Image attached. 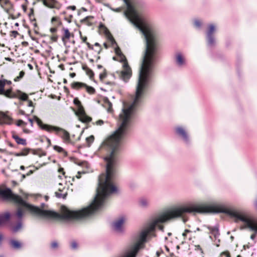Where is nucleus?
I'll return each mask as SVG.
<instances>
[{
	"mask_svg": "<svg viewBox=\"0 0 257 257\" xmlns=\"http://www.w3.org/2000/svg\"><path fill=\"white\" fill-rule=\"evenodd\" d=\"M198 212H225L229 215V209L221 205L206 206L202 204H189L174 207L155 219L140 234L139 240L129 246L120 257H136L140 249L143 247L146 237L153 235L155 228L163 230V226L160 223L169 219L182 216L186 213Z\"/></svg>",
	"mask_w": 257,
	"mask_h": 257,
	"instance_id": "f257e3e1",
	"label": "nucleus"
},
{
	"mask_svg": "<svg viewBox=\"0 0 257 257\" xmlns=\"http://www.w3.org/2000/svg\"><path fill=\"white\" fill-rule=\"evenodd\" d=\"M127 6L124 12L126 17L144 34L146 43H156L154 32L136 12L134 4L130 0H123Z\"/></svg>",
	"mask_w": 257,
	"mask_h": 257,
	"instance_id": "f03ea898",
	"label": "nucleus"
},
{
	"mask_svg": "<svg viewBox=\"0 0 257 257\" xmlns=\"http://www.w3.org/2000/svg\"><path fill=\"white\" fill-rule=\"evenodd\" d=\"M35 119L37 121V123L41 129L49 133H55L61 138L65 143L70 142V134L66 130L58 126L44 124L38 117H35Z\"/></svg>",
	"mask_w": 257,
	"mask_h": 257,
	"instance_id": "7ed1b4c3",
	"label": "nucleus"
},
{
	"mask_svg": "<svg viewBox=\"0 0 257 257\" xmlns=\"http://www.w3.org/2000/svg\"><path fill=\"white\" fill-rule=\"evenodd\" d=\"M117 57V60L123 63V70L121 73V77L124 80H127L132 75L131 69L128 65L125 56L123 54Z\"/></svg>",
	"mask_w": 257,
	"mask_h": 257,
	"instance_id": "20e7f679",
	"label": "nucleus"
},
{
	"mask_svg": "<svg viewBox=\"0 0 257 257\" xmlns=\"http://www.w3.org/2000/svg\"><path fill=\"white\" fill-rule=\"evenodd\" d=\"M74 103L77 106V111L76 114L79 117V119L82 122H86L91 120V118L87 116L85 113L84 110L81 104L80 101L78 98L74 99Z\"/></svg>",
	"mask_w": 257,
	"mask_h": 257,
	"instance_id": "39448f33",
	"label": "nucleus"
},
{
	"mask_svg": "<svg viewBox=\"0 0 257 257\" xmlns=\"http://www.w3.org/2000/svg\"><path fill=\"white\" fill-rule=\"evenodd\" d=\"M58 177L61 179V181L58 182L57 186L58 192H56L55 194L58 198H65L67 195V188L65 186V181L61 179L62 176L59 175Z\"/></svg>",
	"mask_w": 257,
	"mask_h": 257,
	"instance_id": "423d86ee",
	"label": "nucleus"
},
{
	"mask_svg": "<svg viewBox=\"0 0 257 257\" xmlns=\"http://www.w3.org/2000/svg\"><path fill=\"white\" fill-rule=\"evenodd\" d=\"M74 37V34L70 32L69 29L63 27L61 29V39L65 46L70 41L71 38Z\"/></svg>",
	"mask_w": 257,
	"mask_h": 257,
	"instance_id": "0eeeda50",
	"label": "nucleus"
},
{
	"mask_svg": "<svg viewBox=\"0 0 257 257\" xmlns=\"http://www.w3.org/2000/svg\"><path fill=\"white\" fill-rule=\"evenodd\" d=\"M71 87L72 88L76 89L80 88L85 89L86 91L90 94H94L95 92V89L93 87L88 86L86 84L81 82H73L71 84Z\"/></svg>",
	"mask_w": 257,
	"mask_h": 257,
	"instance_id": "6e6552de",
	"label": "nucleus"
},
{
	"mask_svg": "<svg viewBox=\"0 0 257 257\" xmlns=\"http://www.w3.org/2000/svg\"><path fill=\"white\" fill-rule=\"evenodd\" d=\"M40 2L46 7L50 9H60L61 5L56 0H40Z\"/></svg>",
	"mask_w": 257,
	"mask_h": 257,
	"instance_id": "1a4fd4ad",
	"label": "nucleus"
},
{
	"mask_svg": "<svg viewBox=\"0 0 257 257\" xmlns=\"http://www.w3.org/2000/svg\"><path fill=\"white\" fill-rule=\"evenodd\" d=\"M13 123V119L8 114V112L0 113V124L11 125Z\"/></svg>",
	"mask_w": 257,
	"mask_h": 257,
	"instance_id": "9d476101",
	"label": "nucleus"
},
{
	"mask_svg": "<svg viewBox=\"0 0 257 257\" xmlns=\"http://www.w3.org/2000/svg\"><path fill=\"white\" fill-rule=\"evenodd\" d=\"M125 221V218L124 217H120L117 220L115 221L113 224V227L114 229L118 232L121 231L122 225Z\"/></svg>",
	"mask_w": 257,
	"mask_h": 257,
	"instance_id": "9b49d317",
	"label": "nucleus"
},
{
	"mask_svg": "<svg viewBox=\"0 0 257 257\" xmlns=\"http://www.w3.org/2000/svg\"><path fill=\"white\" fill-rule=\"evenodd\" d=\"M0 6L7 12L13 8V4L10 0H0Z\"/></svg>",
	"mask_w": 257,
	"mask_h": 257,
	"instance_id": "f8f14e48",
	"label": "nucleus"
},
{
	"mask_svg": "<svg viewBox=\"0 0 257 257\" xmlns=\"http://www.w3.org/2000/svg\"><path fill=\"white\" fill-rule=\"evenodd\" d=\"M15 123L17 126L22 127L23 132L25 134H28L32 132L30 129L26 127L27 123L24 121L23 120L19 119L16 121Z\"/></svg>",
	"mask_w": 257,
	"mask_h": 257,
	"instance_id": "ddd939ff",
	"label": "nucleus"
},
{
	"mask_svg": "<svg viewBox=\"0 0 257 257\" xmlns=\"http://www.w3.org/2000/svg\"><path fill=\"white\" fill-rule=\"evenodd\" d=\"M215 31V27L213 25L209 26V31L207 33L208 43L209 45H212L214 43V39L212 37V33Z\"/></svg>",
	"mask_w": 257,
	"mask_h": 257,
	"instance_id": "4468645a",
	"label": "nucleus"
},
{
	"mask_svg": "<svg viewBox=\"0 0 257 257\" xmlns=\"http://www.w3.org/2000/svg\"><path fill=\"white\" fill-rule=\"evenodd\" d=\"M12 138L15 140L16 142L18 145H21L23 146L27 145V141L25 139L19 137L17 134L13 133L12 134Z\"/></svg>",
	"mask_w": 257,
	"mask_h": 257,
	"instance_id": "2eb2a0df",
	"label": "nucleus"
},
{
	"mask_svg": "<svg viewBox=\"0 0 257 257\" xmlns=\"http://www.w3.org/2000/svg\"><path fill=\"white\" fill-rule=\"evenodd\" d=\"M2 95H4L5 96L10 98H14L17 97L16 91H13L12 88H10L6 90H4V93Z\"/></svg>",
	"mask_w": 257,
	"mask_h": 257,
	"instance_id": "dca6fc26",
	"label": "nucleus"
},
{
	"mask_svg": "<svg viewBox=\"0 0 257 257\" xmlns=\"http://www.w3.org/2000/svg\"><path fill=\"white\" fill-rule=\"evenodd\" d=\"M51 24L52 26L59 27L62 25V22L59 17H53L51 19Z\"/></svg>",
	"mask_w": 257,
	"mask_h": 257,
	"instance_id": "f3484780",
	"label": "nucleus"
},
{
	"mask_svg": "<svg viewBox=\"0 0 257 257\" xmlns=\"http://www.w3.org/2000/svg\"><path fill=\"white\" fill-rule=\"evenodd\" d=\"M10 217V214L9 212H5L0 214V225H2L7 222Z\"/></svg>",
	"mask_w": 257,
	"mask_h": 257,
	"instance_id": "a211bd4d",
	"label": "nucleus"
},
{
	"mask_svg": "<svg viewBox=\"0 0 257 257\" xmlns=\"http://www.w3.org/2000/svg\"><path fill=\"white\" fill-rule=\"evenodd\" d=\"M176 132L179 135L182 136L185 141H187L188 140L187 135L183 128L181 127H177L176 128Z\"/></svg>",
	"mask_w": 257,
	"mask_h": 257,
	"instance_id": "6ab92c4d",
	"label": "nucleus"
},
{
	"mask_svg": "<svg viewBox=\"0 0 257 257\" xmlns=\"http://www.w3.org/2000/svg\"><path fill=\"white\" fill-rule=\"evenodd\" d=\"M182 235L184 237V239L191 240L194 237L193 232L188 229H185L184 232L182 233Z\"/></svg>",
	"mask_w": 257,
	"mask_h": 257,
	"instance_id": "aec40b11",
	"label": "nucleus"
},
{
	"mask_svg": "<svg viewBox=\"0 0 257 257\" xmlns=\"http://www.w3.org/2000/svg\"><path fill=\"white\" fill-rule=\"evenodd\" d=\"M176 62L179 66H182L185 64L184 58L180 53H178L176 55Z\"/></svg>",
	"mask_w": 257,
	"mask_h": 257,
	"instance_id": "412c9836",
	"label": "nucleus"
},
{
	"mask_svg": "<svg viewBox=\"0 0 257 257\" xmlns=\"http://www.w3.org/2000/svg\"><path fill=\"white\" fill-rule=\"evenodd\" d=\"M16 98H19V99L23 100H26L28 97V96L27 94L21 92L20 90H17L16 91Z\"/></svg>",
	"mask_w": 257,
	"mask_h": 257,
	"instance_id": "4be33fe9",
	"label": "nucleus"
},
{
	"mask_svg": "<svg viewBox=\"0 0 257 257\" xmlns=\"http://www.w3.org/2000/svg\"><path fill=\"white\" fill-rule=\"evenodd\" d=\"M93 19L92 16H88L82 20V22L87 26H91L92 25V22L91 20Z\"/></svg>",
	"mask_w": 257,
	"mask_h": 257,
	"instance_id": "5701e85b",
	"label": "nucleus"
},
{
	"mask_svg": "<svg viewBox=\"0 0 257 257\" xmlns=\"http://www.w3.org/2000/svg\"><path fill=\"white\" fill-rule=\"evenodd\" d=\"M104 106L106 108L108 112H112V104L110 101L108 100L105 101Z\"/></svg>",
	"mask_w": 257,
	"mask_h": 257,
	"instance_id": "b1692460",
	"label": "nucleus"
},
{
	"mask_svg": "<svg viewBox=\"0 0 257 257\" xmlns=\"http://www.w3.org/2000/svg\"><path fill=\"white\" fill-rule=\"evenodd\" d=\"M53 149L56 152L62 154L63 155H66V152L65 150L62 147L55 145L53 146Z\"/></svg>",
	"mask_w": 257,
	"mask_h": 257,
	"instance_id": "393cba45",
	"label": "nucleus"
},
{
	"mask_svg": "<svg viewBox=\"0 0 257 257\" xmlns=\"http://www.w3.org/2000/svg\"><path fill=\"white\" fill-rule=\"evenodd\" d=\"M10 242L11 245L14 248L18 249L21 247V243L17 240H12Z\"/></svg>",
	"mask_w": 257,
	"mask_h": 257,
	"instance_id": "a878e982",
	"label": "nucleus"
},
{
	"mask_svg": "<svg viewBox=\"0 0 257 257\" xmlns=\"http://www.w3.org/2000/svg\"><path fill=\"white\" fill-rule=\"evenodd\" d=\"M140 205L142 207H147L149 204V201L146 199H142L139 202Z\"/></svg>",
	"mask_w": 257,
	"mask_h": 257,
	"instance_id": "bb28decb",
	"label": "nucleus"
},
{
	"mask_svg": "<svg viewBox=\"0 0 257 257\" xmlns=\"http://www.w3.org/2000/svg\"><path fill=\"white\" fill-rule=\"evenodd\" d=\"M25 75V72L23 71H21L20 73H19V75L17 77H16L15 79H14V81H19L23 77V76H24Z\"/></svg>",
	"mask_w": 257,
	"mask_h": 257,
	"instance_id": "cd10ccee",
	"label": "nucleus"
},
{
	"mask_svg": "<svg viewBox=\"0 0 257 257\" xmlns=\"http://www.w3.org/2000/svg\"><path fill=\"white\" fill-rule=\"evenodd\" d=\"M5 86L4 82L2 79H0V95L4 93Z\"/></svg>",
	"mask_w": 257,
	"mask_h": 257,
	"instance_id": "c85d7f7f",
	"label": "nucleus"
},
{
	"mask_svg": "<svg viewBox=\"0 0 257 257\" xmlns=\"http://www.w3.org/2000/svg\"><path fill=\"white\" fill-rule=\"evenodd\" d=\"M94 139V138L93 136H90L86 139V142L87 143L88 146H90V144L93 142Z\"/></svg>",
	"mask_w": 257,
	"mask_h": 257,
	"instance_id": "c756f323",
	"label": "nucleus"
},
{
	"mask_svg": "<svg viewBox=\"0 0 257 257\" xmlns=\"http://www.w3.org/2000/svg\"><path fill=\"white\" fill-rule=\"evenodd\" d=\"M220 257H231V255L228 251H225L220 253Z\"/></svg>",
	"mask_w": 257,
	"mask_h": 257,
	"instance_id": "7c9ffc66",
	"label": "nucleus"
},
{
	"mask_svg": "<svg viewBox=\"0 0 257 257\" xmlns=\"http://www.w3.org/2000/svg\"><path fill=\"white\" fill-rule=\"evenodd\" d=\"M22 227V224L21 223H18V224L13 227L12 230L13 232H17Z\"/></svg>",
	"mask_w": 257,
	"mask_h": 257,
	"instance_id": "2f4dec72",
	"label": "nucleus"
},
{
	"mask_svg": "<svg viewBox=\"0 0 257 257\" xmlns=\"http://www.w3.org/2000/svg\"><path fill=\"white\" fill-rule=\"evenodd\" d=\"M29 152H30L29 149L25 148L21 151V154H22V155L23 156H27V155L29 154Z\"/></svg>",
	"mask_w": 257,
	"mask_h": 257,
	"instance_id": "473e14b6",
	"label": "nucleus"
},
{
	"mask_svg": "<svg viewBox=\"0 0 257 257\" xmlns=\"http://www.w3.org/2000/svg\"><path fill=\"white\" fill-rule=\"evenodd\" d=\"M210 231V232L214 234L215 236L218 233V230L216 228H208Z\"/></svg>",
	"mask_w": 257,
	"mask_h": 257,
	"instance_id": "72a5a7b5",
	"label": "nucleus"
},
{
	"mask_svg": "<svg viewBox=\"0 0 257 257\" xmlns=\"http://www.w3.org/2000/svg\"><path fill=\"white\" fill-rule=\"evenodd\" d=\"M86 73L90 78L93 76V72L91 69H88L86 70Z\"/></svg>",
	"mask_w": 257,
	"mask_h": 257,
	"instance_id": "f704fd0d",
	"label": "nucleus"
},
{
	"mask_svg": "<svg viewBox=\"0 0 257 257\" xmlns=\"http://www.w3.org/2000/svg\"><path fill=\"white\" fill-rule=\"evenodd\" d=\"M115 52L117 55V56L118 57V56L122 54V53H121V50L120 49H119V48L117 47L116 48H115Z\"/></svg>",
	"mask_w": 257,
	"mask_h": 257,
	"instance_id": "c9c22d12",
	"label": "nucleus"
},
{
	"mask_svg": "<svg viewBox=\"0 0 257 257\" xmlns=\"http://www.w3.org/2000/svg\"><path fill=\"white\" fill-rule=\"evenodd\" d=\"M35 117H36V116H34L33 119H31V118H29L28 119V120H29V121L30 123V126H31V127H32L33 126V121H35L37 122V121H36V120L35 119ZM37 117H38L37 116Z\"/></svg>",
	"mask_w": 257,
	"mask_h": 257,
	"instance_id": "e433bc0d",
	"label": "nucleus"
},
{
	"mask_svg": "<svg viewBox=\"0 0 257 257\" xmlns=\"http://www.w3.org/2000/svg\"><path fill=\"white\" fill-rule=\"evenodd\" d=\"M57 27L52 26V28H50V31L51 33H55L57 31Z\"/></svg>",
	"mask_w": 257,
	"mask_h": 257,
	"instance_id": "4c0bfd02",
	"label": "nucleus"
},
{
	"mask_svg": "<svg viewBox=\"0 0 257 257\" xmlns=\"http://www.w3.org/2000/svg\"><path fill=\"white\" fill-rule=\"evenodd\" d=\"M106 74L105 72H104L100 74L99 77L101 80H103V79H104L106 77Z\"/></svg>",
	"mask_w": 257,
	"mask_h": 257,
	"instance_id": "58836bf2",
	"label": "nucleus"
},
{
	"mask_svg": "<svg viewBox=\"0 0 257 257\" xmlns=\"http://www.w3.org/2000/svg\"><path fill=\"white\" fill-rule=\"evenodd\" d=\"M58 243H57V242H56V241H54V242H53L51 243V247H52V248H55L57 247H58Z\"/></svg>",
	"mask_w": 257,
	"mask_h": 257,
	"instance_id": "ea45409f",
	"label": "nucleus"
},
{
	"mask_svg": "<svg viewBox=\"0 0 257 257\" xmlns=\"http://www.w3.org/2000/svg\"><path fill=\"white\" fill-rule=\"evenodd\" d=\"M2 80L3 82H4L5 85H6V84L10 85L12 83L11 81L10 80H7L6 79H2Z\"/></svg>",
	"mask_w": 257,
	"mask_h": 257,
	"instance_id": "a19ab883",
	"label": "nucleus"
},
{
	"mask_svg": "<svg viewBox=\"0 0 257 257\" xmlns=\"http://www.w3.org/2000/svg\"><path fill=\"white\" fill-rule=\"evenodd\" d=\"M77 247V244L76 242L75 241H73L71 243V247L73 248V249H75Z\"/></svg>",
	"mask_w": 257,
	"mask_h": 257,
	"instance_id": "79ce46f5",
	"label": "nucleus"
},
{
	"mask_svg": "<svg viewBox=\"0 0 257 257\" xmlns=\"http://www.w3.org/2000/svg\"><path fill=\"white\" fill-rule=\"evenodd\" d=\"M37 170V168H35L33 170H30L27 174H26V175L27 176H30L31 175V174H32L34 172Z\"/></svg>",
	"mask_w": 257,
	"mask_h": 257,
	"instance_id": "37998d69",
	"label": "nucleus"
},
{
	"mask_svg": "<svg viewBox=\"0 0 257 257\" xmlns=\"http://www.w3.org/2000/svg\"><path fill=\"white\" fill-rule=\"evenodd\" d=\"M51 40H52L54 42H56L58 40V36L56 35L52 36L51 37Z\"/></svg>",
	"mask_w": 257,
	"mask_h": 257,
	"instance_id": "c03bdc74",
	"label": "nucleus"
},
{
	"mask_svg": "<svg viewBox=\"0 0 257 257\" xmlns=\"http://www.w3.org/2000/svg\"><path fill=\"white\" fill-rule=\"evenodd\" d=\"M76 9V7L75 6H70L67 8V10H71L72 11H75Z\"/></svg>",
	"mask_w": 257,
	"mask_h": 257,
	"instance_id": "a18cd8bd",
	"label": "nucleus"
},
{
	"mask_svg": "<svg viewBox=\"0 0 257 257\" xmlns=\"http://www.w3.org/2000/svg\"><path fill=\"white\" fill-rule=\"evenodd\" d=\"M95 124L98 125H101L103 124V121L102 120H98L95 122Z\"/></svg>",
	"mask_w": 257,
	"mask_h": 257,
	"instance_id": "49530a36",
	"label": "nucleus"
},
{
	"mask_svg": "<svg viewBox=\"0 0 257 257\" xmlns=\"http://www.w3.org/2000/svg\"><path fill=\"white\" fill-rule=\"evenodd\" d=\"M111 10L115 12H119L121 11V8H116V9L112 8Z\"/></svg>",
	"mask_w": 257,
	"mask_h": 257,
	"instance_id": "de8ad7c7",
	"label": "nucleus"
},
{
	"mask_svg": "<svg viewBox=\"0 0 257 257\" xmlns=\"http://www.w3.org/2000/svg\"><path fill=\"white\" fill-rule=\"evenodd\" d=\"M195 25L196 27H200L201 25V23L199 21H195Z\"/></svg>",
	"mask_w": 257,
	"mask_h": 257,
	"instance_id": "09e8293b",
	"label": "nucleus"
},
{
	"mask_svg": "<svg viewBox=\"0 0 257 257\" xmlns=\"http://www.w3.org/2000/svg\"><path fill=\"white\" fill-rule=\"evenodd\" d=\"M21 7L23 11L25 12L27 11V6L25 5H22L21 6Z\"/></svg>",
	"mask_w": 257,
	"mask_h": 257,
	"instance_id": "8fccbe9b",
	"label": "nucleus"
},
{
	"mask_svg": "<svg viewBox=\"0 0 257 257\" xmlns=\"http://www.w3.org/2000/svg\"><path fill=\"white\" fill-rule=\"evenodd\" d=\"M58 172H60V173H62V175L64 176V172L63 171V169L62 168H60L58 170Z\"/></svg>",
	"mask_w": 257,
	"mask_h": 257,
	"instance_id": "3c124183",
	"label": "nucleus"
},
{
	"mask_svg": "<svg viewBox=\"0 0 257 257\" xmlns=\"http://www.w3.org/2000/svg\"><path fill=\"white\" fill-rule=\"evenodd\" d=\"M19 114H21V115H25L26 114L25 111L23 110H19Z\"/></svg>",
	"mask_w": 257,
	"mask_h": 257,
	"instance_id": "603ef678",
	"label": "nucleus"
},
{
	"mask_svg": "<svg viewBox=\"0 0 257 257\" xmlns=\"http://www.w3.org/2000/svg\"><path fill=\"white\" fill-rule=\"evenodd\" d=\"M81 39H82V41L83 42H85V43L87 42H86V40H87V37H81Z\"/></svg>",
	"mask_w": 257,
	"mask_h": 257,
	"instance_id": "864d4df0",
	"label": "nucleus"
},
{
	"mask_svg": "<svg viewBox=\"0 0 257 257\" xmlns=\"http://www.w3.org/2000/svg\"><path fill=\"white\" fill-rule=\"evenodd\" d=\"M256 237V234L255 233H253L250 236V238L252 239H254L255 238V237Z\"/></svg>",
	"mask_w": 257,
	"mask_h": 257,
	"instance_id": "5fc2aeb1",
	"label": "nucleus"
},
{
	"mask_svg": "<svg viewBox=\"0 0 257 257\" xmlns=\"http://www.w3.org/2000/svg\"><path fill=\"white\" fill-rule=\"evenodd\" d=\"M12 33L13 34L15 37H16V36L18 35V33L17 31H12Z\"/></svg>",
	"mask_w": 257,
	"mask_h": 257,
	"instance_id": "6e6d98bb",
	"label": "nucleus"
},
{
	"mask_svg": "<svg viewBox=\"0 0 257 257\" xmlns=\"http://www.w3.org/2000/svg\"><path fill=\"white\" fill-rule=\"evenodd\" d=\"M28 106H33V102L31 100L28 101Z\"/></svg>",
	"mask_w": 257,
	"mask_h": 257,
	"instance_id": "4d7b16f0",
	"label": "nucleus"
},
{
	"mask_svg": "<svg viewBox=\"0 0 257 257\" xmlns=\"http://www.w3.org/2000/svg\"><path fill=\"white\" fill-rule=\"evenodd\" d=\"M80 174H81V172H78L77 174L76 175V177L78 179H79L81 177H80Z\"/></svg>",
	"mask_w": 257,
	"mask_h": 257,
	"instance_id": "13d9d810",
	"label": "nucleus"
},
{
	"mask_svg": "<svg viewBox=\"0 0 257 257\" xmlns=\"http://www.w3.org/2000/svg\"><path fill=\"white\" fill-rule=\"evenodd\" d=\"M69 75L71 78H73L75 76L76 74L75 73H71Z\"/></svg>",
	"mask_w": 257,
	"mask_h": 257,
	"instance_id": "bf43d9fd",
	"label": "nucleus"
},
{
	"mask_svg": "<svg viewBox=\"0 0 257 257\" xmlns=\"http://www.w3.org/2000/svg\"><path fill=\"white\" fill-rule=\"evenodd\" d=\"M15 156H17V157H19V156H22L23 155H22V154H21V152L20 153H16L15 154Z\"/></svg>",
	"mask_w": 257,
	"mask_h": 257,
	"instance_id": "052dcab7",
	"label": "nucleus"
},
{
	"mask_svg": "<svg viewBox=\"0 0 257 257\" xmlns=\"http://www.w3.org/2000/svg\"><path fill=\"white\" fill-rule=\"evenodd\" d=\"M5 59L7 61H11V62L13 61V59L9 57H6V58H5Z\"/></svg>",
	"mask_w": 257,
	"mask_h": 257,
	"instance_id": "680f3d73",
	"label": "nucleus"
},
{
	"mask_svg": "<svg viewBox=\"0 0 257 257\" xmlns=\"http://www.w3.org/2000/svg\"><path fill=\"white\" fill-rule=\"evenodd\" d=\"M28 67L30 68V69H31V70H32V69H33V66H32L31 64H29L28 65Z\"/></svg>",
	"mask_w": 257,
	"mask_h": 257,
	"instance_id": "e2e57ef3",
	"label": "nucleus"
},
{
	"mask_svg": "<svg viewBox=\"0 0 257 257\" xmlns=\"http://www.w3.org/2000/svg\"><path fill=\"white\" fill-rule=\"evenodd\" d=\"M20 169L22 170H24L25 169V167L24 166H21L20 167Z\"/></svg>",
	"mask_w": 257,
	"mask_h": 257,
	"instance_id": "0e129e2a",
	"label": "nucleus"
},
{
	"mask_svg": "<svg viewBox=\"0 0 257 257\" xmlns=\"http://www.w3.org/2000/svg\"><path fill=\"white\" fill-rule=\"evenodd\" d=\"M86 44H87V45L88 46V47L89 48H91V47H90V44L89 43H88V42H86Z\"/></svg>",
	"mask_w": 257,
	"mask_h": 257,
	"instance_id": "69168bd1",
	"label": "nucleus"
},
{
	"mask_svg": "<svg viewBox=\"0 0 257 257\" xmlns=\"http://www.w3.org/2000/svg\"><path fill=\"white\" fill-rule=\"evenodd\" d=\"M5 151L4 150L2 149H0V152L1 153H4Z\"/></svg>",
	"mask_w": 257,
	"mask_h": 257,
	"instance_id": "338daca9",
	"label": "nucleus"
},
{
	"mask_svg": "<svg viewBox=\"0 0 257 257\" xmlns=\"http://www.w3.org/2000/svg\"><path fill=\"white\" fill-rule=\"evenodd\" d=\"M255 205L256 208H257V200L255 201Z\"/></svg>",
	"mask_w": 257,
	"mask_h": 257,
	"instance_id": "774afa93",
	"label": "nucleus"
}]
</instances>
